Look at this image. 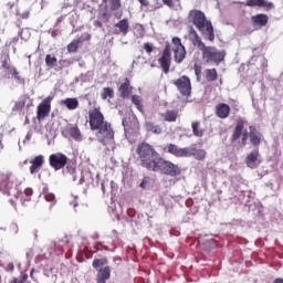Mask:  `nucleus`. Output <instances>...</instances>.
I'll return each mask as SVG.
<instances>
[{
    "mask_svg": "<svg viewBox=\"0 0 283 283\" xmlns=\"http://www.w3.org/2000/svg\"><path fill=\"white\" fill-rule=\"evenodd\" d=\"M66 169H70V171H74V168H70V166H66Z\"/></svg>",
    "mask_w": 283,
    "mask_h": 283,
    "instance_id": "5fc2aeb1",
    "label": "nucleus"
},
{
    "mask_svg": "<svg viewBox=\"0 0 283 283\" xmlns=\"http://www.w3.org/2000/svg\"><path fill=\"white\" fill-rule=\"evenodd\" d=\"M88 123L92 132H96V138L102 145H107L109 140H114V129L112 124L105 120V115L101 108L95 107L88 112Z\"/></svg>",
    "mask_w": 283,
    "mask_h": 283,
    "instance_id": "7ed1b4c3",
    "label": "nucleus"
},
{
    "mask_svg": "<svg viewBox=\"0 0 283 283\" xmlns=\"http://www.w3.org/2000/svg\"><path fill=\"white\" fill-rule=\"evenodd\" d=\"M94 25H95L96 28H103V22H101L99 20H96V21L94 22Z\"/></svg>",
    "mask_w": 283,
    "mask_h": 283,
    "instance_id": "3c124183",
    "label": "nucleus"
},
{
    "mask_svg": "<svg viewBox=\"0 0 283 283\" xmlns=\"http://www.w3.org/2000/svg\"><path fill=\"white\" fill-rule=\"evenodd\" d=\"M260 156V151H252L248 155V157L245 158V164L247 167H249L250 169H255L258 167V158Z\"/></svg>",
    "mask_w": 283,
    "mask_h": 283,
    "instance_id": "5701e85b",
    "label": "nucleus"
},
{
    "mask_svg": "<svg viewBox=\"0 0 283 283\" xmlns=\"http://www.w3.org/2000/svg\"><path fill=\"white\" fill-rule=\"evenodd\" d=\"M161 118L165 123H176L180 118V111L167 109L165 113H161Z\"/></svg>",
    "mask_w": 283,
    "mask_h": 283,
    "instance_id": "6ab92c4d",
    "label": "nucleus"
},
{
    "mask_svg": "<svg viewBox=\"0 0 283 283\" xmlns=\"http://www.w3.org/2000/svg\"><path fill=\"white\" fill-rule=\"evenodd\" d=\"M249 129V138L251 145H253V147H260V144L262 143V133L258 132L255 126H250Z\"/></svg>",
    "mask_w": 283,
    "mask_h": 283,
    "instance_id": "a211bd4d",
    "label": "nucleus"
},
{
    "mask_svg": "<svg viewBox=\"0 0 283 283\" xmlns=\"http://www.w3.org/2000/svg\"><path fill=\"white\" fill-rule=\"evenodd\" d=\"M45 163V158L43 155L35 156L32 160H30V168L29 171L30 174H39L41 169L43 168V165Z\"/></svg>",
    "mask_w": 283,
    "mask_h": 283,
    "instance_id": "2eb2a0df",
    "label": "nucleus"
},
{
    "mask_svg": "<svg viewBox=\"0 0 283 283\" xmlns=\"http://www.w3.org/2000/svg\"><path fill=\"white\" fill-rule=\"evenodd\" d=\"M21 19H30V11L23 12Z\"/></svg>",
    "mask_w": 283,
    "mask_h": 283,
    "instance_id": "09e8293b",
    "label": "nucleus"
},
{
    "mask_svg": "<svg viewBox=\"0 0 283 283\" xmlns=\"http://www.w3.org/2000/svg\"><path fill=\"white\" fill-rule=\"evenodd\" d=\"M105 264H107V258L93 260V269H98L99 266H105Z\"/></svg>",
    "mask_w": 283,
    "mask_h": 283,
    "instance_id": "e433bc0d",
    "label": "nucleus"
},
{
    "mask_svg": "<svg viewBox=\"0 0 283 283\" xmlns=\"http://www.w3.org/2000/svg\"><path fill=\"white\" fill-rule=\"evenodd\" d=\"M167 149H168V154H171V156H175L176 158H180V151H181L180 147H178L175 144H168Z\"/></svg>",
    "mask_w": 283,
    "mask_h": 283,
    "instance_id": "473e14b6",
    "label": "nucleus"
},
{
    "mask_svg": "<svg viewBox=\"0 0 283 283\" xmlns=\"http://www.w3.org/2000/svg\"><path fill=\"white\" fill-rule=\"evenodd\" d=\"M202 52V59L206 63H214L216 65H220L222 61H224V56L227 53L224 51H219L214 46H205Z\"/></svg>",
    "mask_w": 283,
    "mask_h": 283,
    "instance_id": "39448f33",
    "label": "nucleus"
},
{
    "mask_svg": "<svg viewBox=\"0 0 283 283\" xmlns=\"http://www.w3.org/2000/svg\"><path fill=\"white\" fill-rule=\"evenodd\" d=\"M115 28L118 30H115V34H123V36H127V33L129 32V20L123 19L119 22L115 24Z\"/></svg>",
    "mask_w": 283,
    "mask_h": 283,
    "instance_id": "4be33fe9",
    "label": "nucleus"
},
{
    "mask_svg": "<svg viewBox=\"0 0 283 283\" xmlns=\"http://www.w3.org/2000/svg\"><path fill=\"white\" fill-rule=\"evenodd\" d=\"M163 3L168 8H174V0H163Z\"/></svg>",
    "mask_w": 283,
    "mask_h": 283,
    "instance_id": "a18cd8bd",
    "label": "nucleus"
},
{
    "mask_svg": "<svg viewBox=\"0 0 283 283\" xmlns=\"http://www.w3.org/2000/svg\"><path fill=\"white\" fill-rule=\"evenodd\" d=\"M102 3L108 7L111 12H116V10H120V0H102Z\"/></svg>",
    "mask_w": 283,
    "mask_h": 283,
    "instance_id": "a878e982",
    "label": "nucleus"
},
{
    "mask_svg": "<svg viewBox=\"0 0 283 283\" xmlns=\"http://www.w3.org/2000/svg\"><path fill=\"white\" fill-rule=\"evenodd\" d=\"M251 23L253 28H266V25H269V15L264 13L252 15Z\"/></svg>",
    "mask_w": 283,
    "mask_h": 283,
    "instance_id": "dca6fc26",
    "label": "nucleus"
},
{
    "mask_svg": "<svg viewBox=\"0 0 283 283\" xmlns=\"http://www.w3.org/2000/svg\"><path fill=\"white\" fill-rule=\"evenodd\" d=\"M6 271H10V272L14 271V263L12 262L8 263L6 266Z\"/></svg>",
    "mask_w": 283,
    "mask_h": 283,
    "instance_id": "de8ad7c7",
    "label": "nucleus"
},
{
    "mask_svg": "<svg viewBox=\"0 0 283 283\" xmlns=\"http://www.w3.org/2000/svg\"><path fill=\"white\" fill-rule=\"evenodd\" d=\"M27 164H28V160L24 161V165H27Z\"/></svg>",
    "mask_w": 283,
    "mask_h": 283,
    "instance_id": "6e6d98bb",
    "label": "nucleus"
},
{
    "mask_svg": "<svg viewBox=\"0 0 283 283\" xmlns=\"http://www.w3.org/2000/svg\"><path fill=\"white\" fill-rule=\"evenodd\" d=\"M189 23H193L199 32L203 35L206 41L213 43L216 41V32L213 31V23L207 19L205 12L198 9H192L188 13Z\"/></svg>",
    "mask_w": 283,
    "mask_h": 283,
    "instance_id": "20e7f679",
    "label": "nucleus"
},
{
    "mask_svg": "<svg viewBox=\"0 0 283 283\" xmlns=\"http://www.w3.org/2000/svg\"><path fill=\"white\" fill-rule=\"evenodd\" d=\"M142 6H148L147 0H138Z\"/></svg>",
    "mask_w": 283,
    "mask_h": 283,
    "instance_id": "603ef678",
    "label": "nucleus"
},
{
    "mask_svg": "<svg viewBox=\"0 0 283 283\" xmlns=\"http://www.w3.org/2000/svg\"><path fill=\"white\" fill-rule=\"evenodd\" d=\"M244 6L248 8H263L265 12H269L275 8L273 2H268L266 0H247Z\"/></svg>",
    "mask_w": 283,
    "mask_h": 283,
    "instance_id": "ddd939ff",
    "label": "nucleus"
},
{
    "mask_svg": "<svg viewBox=\"0 0 283 283\" xmlns=\"http://www.w3.org/2000/svg\"><path fill=\"white\" fill-rule=\"evenodd\" d=\"M192 156L195 157V160H205L207 158V150L198 149L195 145V150H192Z\"/></svg>",
    "mask_w": 283,
    "mask_h": 283,
    "instance_id": "2f4dec72",
    "label": "nucleus"
},
{
    "mask_svg": "<svg viewBox=\"0 0 283 283\" xmlns=\"http://www.w3.org/2000/svg\"><path fill=\"white\" fill-rule=\"evenodd\" d=\"M63 134H67L73 140L81 143L83 140V135L81 134V128L77 124H67Z\"/></svg>",
    "mask_w": 283,
    "mask_h": 283,
    "instance_id": "4468645a",
    "label": "nucleus"
},
{
    "mask_svg": "<svg viewBox=\"0 0 283 283\" xmlns=\"http://www.w3.org/2000/svg\"><path fill=\"white\" fill-rule=\"evenodd\" d=\"M137 160H139L140 167L147 169V171H155V174H164V176H180V166L174 164L160 157L156 148L147 143L138 144L136 148Z\"/></svg>",
    "mask_w": 283,
    "mask_h": 283,
    "instance_id": "f257e3e1",
    "label": "nucleus"
},
{
    "mask_svg": "<svg viewBox=\"0 0 283 283\" xmlns=\"http://www.w3.org/2000/svg\"><path fill=\"white\" fill-rule=\"evenodd\" d=\"M148 182H149V181H148V178L145 177V178L142 180L139 187H142V189H145V187H147V184H148Z\"/></svg>",
    "mask_w": 283,
    "mask_h": 283,
    "instance_id": "49530a36",
    "label": "nucleus"
},
{
    "mask_svg": "<svg viewBox=\"0 0 283 283\" xmlns=\"http://www.w3.org/2000/svg\"><path fill=\"white\" fill-rule=\"evenodd\" d=\"M191 129H192L193 136H196L197 138H202L205 136V130L200 125V122H192Z\"/></svg>",
    "mask_w": 283,
    "mask_h": 283,
    "instance_id": "393cba45",
    "label": "nucleus"
},
{
    "mask_svg": "<svg viewBox=\"0 0 283 283\" xmlns=\"http://www.w3.org/2000/svg\"><path fill=\"white\" fill-rule=\"evenodd\" d=\"M206 81H208V83H213V81H218V71L216 69H207Z\"/></svg>",
    "mask_w": 283,
    "mask_h": 283,
    "instance_id": "c756f323",
    "label": "nucleus"
},
{
    "mask_svg": "<svg viewBox=\"0 0 283 283\" xmlns=\"http://www.w3.org/2000/svg\"><path fill=\"white\" fill-rule=\"evenodd\" d=\"M25 107V101H18L15 102L12 112H21Z\"/></svg>",
    "mask_w": 283,
    "mask_h": 283,
    "instance_id": "58836bf2",
    "label": "nucleus"
},
{
    "mask_svg": "<svg viewBox=\"0 0 283 283\" xmlns=\"http://www.w3.org/2000/svg\"><path fill=\"white\" fill-rule=\"evenodd\" d=\"M144 50L147 54H151V52H154V44L149 42L144 43Z\"/></svg>",
    "mask_w": 283,
    "mask_h": 283,
    "instance_id": "c03bdc74",
    "label": "nucleus"
},
{
    "mask_svg": "<svg viewBox=\"0 0 283 283\" xmlns=\"http://www.w3.org/2000/svg\"><path fill=\"white\" fill-rule=\"evenodd\" d=\"M132 91H133L132 84L129 80L126 78L125 82L122 83L118 88L120 98H129V96H132Z\"/></svg>",
    "mask_w": 283,
    "mask_h": 283,
    "instance_id": "aec40b11",
    "label": "nucleus"
},
{
    "mask_svg": "<svg viewBox=\"0 0 283 283\" xmlns=\"http://www.w3.org/2000/svg\"><path fill=\"white\" fill-rule=\"evenodd\" d=\"M198 36H200L198 34V31H196V29H193V27H191L190 30H189V39H190V41H193V39H197Z\"/></svg>",
    "mask_w": 283,
    "mask_h": 283,
    "instance_id": "37998d69",
    "label": "nucleus"
},
{
    "mask_svg": "<svg viewBox=\"0 0 283 283\" xmlns=\"http://www.w3.org/2000/svg\"><path fill=\"white\" fill-rule=\"evenodd\" d=\"M193 70L198 81H200V76H202V65H200L199 63H195Z\"/></svg>",
    "mask_w": 283,
    "mask_h": 283,
    "instance_id": "a19ab883",
    "label": "nucleus"
},
{
    "mask_svg": "<svg viewBox=\"0 0 283 283\" xmlns=\"http://www.w3.org/2000/svg\"><path fill=\"white\" fill-rule=\"evenodd\" d=\"M172 85L177 87L181 96H184L185 98H191L192 86H191V78H189V76L187 75L180 76L179 78L172 82Z\"/></svg>",
    "mask_w": 283,
    "mask_h": 283,
    "instance_id": "0eeeda50",
    "label": "nucleus"
},
{
    "mask_svg": "<svg viewBox=\"0 0 283 283\" xmlns=\"http://www.w3.org/2000/svg\"><path fill=\"white\" fill-rule=\"evenodd\" d=\"M67 160H70V158L63 153H55L49 156V165L54 171L65 169V167H67Z\"/></svg>",
    "mask_w": 283,
    "mask_h": 283,
    "instance_id": "9d476101",
    "label": "nucleus"
},
{
    "mask_svg": "<svg viewBox=\"0 0 283 283\" xmlns=\"http://www.w3.org/2000/svg\"><path fill=\"white\" fill-rule=\"evenodd\" d=\"M82 41H92V34L85 33V38H82Z\"/></svg>",
    "mask_w": 283,
    "mask_h": 283,
    "instance_id": "8fccbe9b",
    "label": "nucleus"
},
{
    "mask_svg": "<svg viewBox=\"0 0 283 283\" xmlns=\"http://www.w3.org/2000/svg\"><path fill=\"white\" fill-rule=\"evenodd\" d=\"M44 198H45L46 202H51V207H53V205H56V197H54V193L46 192L44 195Z\"/></svg>",
    "mask_w": 283,
    "mask_h": 283,
    "instance_id": "4c0bfd02",
    "label": "nucleus"
},
{
    "mask_svg": "<svg viewBox=\"0 0 283 283\" xmlns=\"http://www.w3.org/2000/svg\"><path fill=\"white\" fill-rule=\"evenodd\" d=\"M0 59H1V66H2V69L6 72H8V74H12V76L17 81H21V76H19V71L17 70V67H14V66H12L10 64V54L3 53Z\"/></svg>",
    "mask_w": 283,
    "mask_h": 283,
    "instance_id": "f8f14e48",
    "label": "nucleus"
},
{
    "mask_svg": "<svg viewBox=\"0 0 283 283\" xmlns=\"http://www.w3.org/2000/svg\"><path fill=\"white\" fill-rule=\"evenodd\" d=\"M112 277V269L107 265L105 268H102L97 272V283H107V280Z\"/></svg>",
    "mask_w": 283,
    "mask_h": 283,
    "instance_id": "412c9836",
    "label": "nucleus"
},
{
    "mask_svg": "<svg viewBox=\"0 0 283 283\" xmlns=\"http://www.w3.org/2000/svg\"><path fill=\"white\" fill-rule=\"evenodd\" d=\"M81 43H83V38H78V39L73 40L67 45V52H70L71 54H74V52L78 51V45H81Z\"/></svg>",
    "mask_w": 283,
    "mask_h": 283,
    "instance_id": "cd10ccee",
    "label": "nucleus"
},
{
    "mask_svg": "<svg viewBox=\"0 0 283 283\" xmlns=\"http://www.w3.org/2000/svg\"><path fill=\"white\" fill-rule=\"evenodd\" d=\"M73 207H78V202H76V200L73 201Z\"/></svg>",
    "mask_w": 283,
    "mask_h": 283,
    "instance_id": "864d4df0",
    "label": "nucleus"
},
{
    "mask_svg": "<svg viewBox=\"0 0 283 283\" xmlns=\"http://www.w3.org/2000/svg\"><path fill=\"white\" fill-rule=\"evenodd\" d=\"M28 280V274H23L20 277H14L11 283H25Z\"/></svg>",
    "mask_w": 283,
    "mask_h": 283,
    "instance_id": "79ce46f5",
    "label": "nucleus"
},
{
    "mask_svg": "<svg viewBox=\"0 0 283 283\" xmlns=\"http://www.w3.org/2000/svg\"><path fill=\"white\" fill-rule=\"evenodd\" d=\"M158 63L164 74H169V70L171 69V43H165L161 55L158 57Z\"/></svg>",
    "mask_w": 283,
    "mask_h": 283,
    "instance_id": "1a4fd4ad",
    "label": "nucleus"
},
{
    "mask_svg": "<svg viewBox=\"0 0 283 283\" xmlns=\"http://www.w3.org/2000/svg\"><path fill=\"white\" fill-rule=\"evenodd\" d=\"M21 185H23V180L19 179V177L14 176L12 172H0V191H2L4 196H13V198L20 200L22 205H25V202L32 200L34 191L32 188H27L23 191Z\"/></svg>",
    "mask_w": 283,
    "mask_h": 283,
    "instance_id": "f03ea898",
    "label": "nucleus"
},
{
    "mask_svg": "<svg viewBox=\"0 0 283 283\" xmlns=\"http://www.w3.org/2000/svg\"><path fill=\"white\" fill-rule=\"evenodd\" d=\"M249 122H247L245 119H242V118H239L237 120L234 130L230 138L231 143H235L237 140H240V137L242 136L241 144L243 147H247V140L249 139V133L247 130H244V127Z\"/></svg>",
    "mask_w": 283,
    "mask_h": 283,
    "instance_id": "423d86ee",
    "label": "nucleus"
},
{
    "mask_svg": "<svg viewBox=\"0 0 283 283\" xmlns=\"http://www.w3.org/2000/svg\"><path fill=\"white\" fill-rule=\"evenodd\" d=\"M214 114L218 118L224 120V118H229L231 114V106L224 103H219L216 106Z\"/></svg>",
    "mask_w": 283,
    "mask_h": 283,
    "instance_id": "f3484780",
    "label": "nucleus"
},
{
    "mask_svg": "<svg viewBox=\"0 0 283 283\" xmlns=\"http://www.w3.org/2000/svg\"><path fill=\"white\" fill-rule=\"evenodd\" d=\"M172 52H174V61L178 65L187 59V49L182 45V40L180 38L175 36L171 39Z\"/></svg>",
    "mask_w": 283,
    "mask_h": 283,
    "instance_id": "6e6552de",
    "label": "nucleus"
},
{
    "mask_svg": "<svg viewBox=\"0 0 283 283\" xmlns=\"http://www.w3.org/2000/svg\"><path fill=\"white\" fill-rule=\"evenodd\" d=\"M132 103L137 107L138 112L142 114L145 112V106H143V97H140V95H133Z\"/></svg>",
    "mask_w": 283,
    "mask_h": 283,
    "instance_id": "7c9ffc66",
    "label": "nucleus"
},
{
    "mask_svg": "<svg viewBox=\"0 0 283 283\" xmlns=\"http://www.w3.org/2000/svg\"><path fill=\"white\" fill-rule=\"evenodd\" d=\"M52 101H54V96H48L38 105L36 118L39 123H41V120H45V118L50 116V112H52Z\"/></svg>",
    "mask_w": 283,
    "mask_h": 283,
    "instance_id": "9b49d317",
    "label": "nucleus"
},
{
    "mask_svg": "<svg viewBox=\"0 0 283 283\" xmlns=\"http://www.w3.org/2000/svg\"><path fill=\"white\" fill-rule=\"evenodd\" d=\"M145 129L146 132H151L153 134H163V128L151 122H146Z\"/></svg>",
    "mask_w": 283,
    "mask_h": 283,
    "instance_id": "c85d7f7f",
    "label": "nucleus"
},
{
    "mask_svg": "<svg viewBox=\"0 0 283 283\" xmlns=\"http://www.w3.org/2000/svg\"><path fill=\"white\" fill-rule=\"evenodd\" d=\"M101 98L103 101H107V98H114V88L104 87L101 94Z\"/></svg>",
    "mask_w": 283,
    "mask_h": 283,
    "instance_id": "72a5a7b5",
    "label": "nucleus"
},
{
    "mask_svg": "<svg viewBox=\"0 0 283 283\" xmlns=\"http://www.w3.org/2000/svg\"><path fill=\"white\" fill-rule=\"evenodd\" d=\"M105 12L102 13V19H105V21H109L112 19V13L109 12V7L107 4L104 6Z\"/></svg>",
    "mask_w": 283,
    "mask_h": 283,
    "instance_id": "ea45409f",
    "label": "nucleus"
},
{
    "mask_svg": "<svg viewBox=\"0 0 283 283\" xmlns=\"http://www.w3.org/2000/svg\"><path fill=\"white\" fill-rule=\"evenodd\" d=\"M57 63L56 56L52 55V54H46L45 55V65L52 70V67H55Z\"/></svg>",
    "mask_w": 283,
    "mask_h": 283,
    "instance_id": "f704fd0d",
    "label": "nucleus"
},
{
    "mask_svg": "<svg viewBox=\"0 0 283 283\" xmlns=\"http://www.w3.org/2000/svg\"><path fill=\"white\" fill-rule=\"evenodd\" d=\"M193 151H196V144L190 147H184L180 150L179 158H191V156H193Z\"/></svg>",
    "mask_w": 283,
    "mask_h": 283,
    "instance_id": "bb28decb",
    "label": "nucleus"
},
{
    "mask_svg": "<svg viewBox=\"0 0 283 283\" xmlns=\"http://www.w3.org/2000/svg\"><path fill=\"white\" fill-rule=\"evenodd\" d=\"M191 43H192V45H195V48H198V50H200V52L207 46V44H205V42H202V38H200V35H198L197 38L191 40Z\"/></svg>",
    "mask_w": 283,
    "mask_h": 283,
    "instance_id": "c9c22d12",
    "label": "nucleus"
},
{
    "mask_svg": "<svg viewBox=\"0 0 283 283\" xmlns=\"http://www.w3.org/2000/svg\"><path fill=\"white\" fill-rule=\"evenodd\" d=\"M60 105H65V107H67V109H77L78 108V99L77 98H72V97H67L65 99H62L60 102Z\"/></svg>",
    "mask_w": 283,
    "mask_h": 283,
    "instance_id": "b1692460",
    "label": "nucleus"
}]
</instances>
